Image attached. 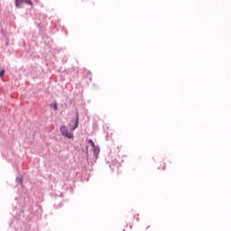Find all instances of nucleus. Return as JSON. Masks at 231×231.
<instances>
[{
  "label": "nucleus",
  "mask_w": 231,
  "mask_h": 231,
  "mask_svg": "<svg viewBox=\"0 0 231 231\" xmlns=\"http://www.w3.org/2000/svg\"><path fill=\"white\" fill-rule=\"evenodd\" d=\"M75 115L76 118L71 119L69 126H70V131H75L77 127H79V109H75Z\"/></svg>",
  "instance_id": "nucleus-1"
},
{
  "label": "nucleus",
  "mask_w": 231,
  "mask_h": 231,
  "mask_svg": "<svg viewBox=\"0 0 231 231\" xmlns=\"http://www.w3.org/2000/svg\"><path fill=\"white\" fill-rule=\"evenodd\" d=\"M60 131L62 136H65V138H69V139L73 138V134L68 131V127H66V125L60 126Z\"/></svg>",
  "instance_id": "nucleus-2"
},
{
  "label": "nucleus",
  "mask_w": 231,
  "mask_h": 231,
  "mask_svg": "<svg viewBox=\"0 0 231 231\" xmlns=\"http://www.w3.org/2000/svg\"><path fill=\"white\" fill-rule=\"evenodd\" d=\"M23 3L29 6H33V2H32V0H15L16 8H21L23 6Z\"/></svg>",
  "instance_id": "nucleus-3"
},
{
  "label": "nucleus",
  "mask_w": 231,
  "mask_h": 231,
  "mask_svg": "<svg viewBox=\"0 0 231 231\" xmlns=\"http://www.w3.org/2000/svg\"><path fill=\"white\" fill-rule=\"evenodd\" d=\"M92 149H93L94 156L96 158H98V154H100V147L95 146Z\"/></svg>",
  "instance_id": "nucleus-4"
},
{
  "label": "nucleus",
  "mask_w": 231,
  "mask_h": 231,
  "mask_svg": "<svg viewBox=\"0 0 231 231\" xmlns=\"http://www.w3.org/2000/svg\"><path fill=\"white\" fill-rule=\"evenodd\" d=\"M15 182L17 185H23V176L16 177Z\"/></svg>",
  "instance_id": "nucleus-5"
},
{
  "label": "nucleus",
  "mask_w": 231,
  "mask_h": 231,
  "mask_svg": "<svg viewBox=\"0 0 231 231\" xmlns=\"http://www.w3.org/2000/svg\"><path fill=\"white\" fill-rule=\"evenodd\" d=\"M88 143H89L92 148L97 146V145L95 144V142H93V140H91V139H88Z\"/></svg>",
  "instance_id": "nucleus-6"
},
{
  "label": "nucleus",
  "mask_w": 231,
  "mask_h": 231,
  "mask_svg": "<svg viewBox=\"0 0 231 231\" xmlns=\"http://www.w3.org/2000/svg\"><path fill=\"white\" fill-rule=\"evenodd\" d=\"M51 106L54 108V111H57V109H59V107L57 106V103H55L54 105H51Z\"/></svg>",
  "instance_id": "nucleus-7"
},
{
  "label": "nucleus",
  "mask_w": 231,
  "mask_h": 231,
  "mask_svg": "<svg viewBox=\"0 0 231 231\" xmlns=\"http://www.w3.org/2000/svg\"><path fill=\"white\" fill-rule=\"evenodd\" d=\"M0 77H5V69L0 70Z\"/></svg>",
  "instance_id": "nucleus-8"
},
{
  "label": "nucleus",
  "mask_w": 231,
  "mask_h": 231,
  "mask_svg": "<svg viewBox=\"0 0 231 231\" xmlns=\"http://www.w3.org/2000/svg\"><path fill=\"white\" fill-rule=\"evenodd\" d=\"M88 147H87V152H86V155L88 156Z\"/></svg>",
  "instance_id": "nucleus-9"
}]
</instances>
